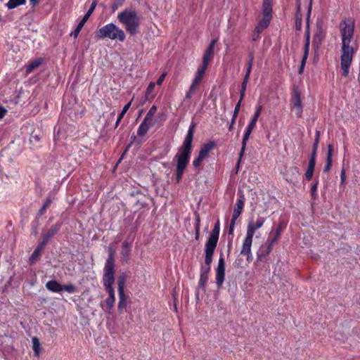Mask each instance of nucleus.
<instances>
[{"label": "nucleus", "instance_id": "nucleus-1", "mask_svg": "<svg viewBox=\"0 0 360 360\" xmlns=\"http://www.w3.org/2000/svg\"><path fill=\"white\" fill-rule=\"evenodd\" d=\"M355 22L352 18H347L339 24L341 39L340 68L342 75L348 77L356 49L351 45L354 34Z\"/></svg>", "mask_w": 360, "mask_h": 360}, {"label": "nucleus", "instance_id": "nucleus-2", "mask_svg": "<svg viewBox=\"0 0 360 360\" xmlns=\"http://www.w3.org/2000/svg\"><path fill=\"white\" fill-rule=\"evenodd\" d=\"M195 124L190 126L183 144L178 148L177 153L174 157L176 162V181L179 183L186 169L192 153V143L193 139V129Z\"/></svg>", "mask_w": 360, "mask_h": 360}, {"label": "nucleus", "instance_id": "nucleus-3", "mask_svg": "<svg viewBox=\"0 0 360 360\" xmlns=\"http://www.w3.org/2000/svg\"><path fill=\"white\" fill-rule=\"evenodd\" d=\"M117 19L122 23L126 31L131 35L138 32L141 22L140 18L134 9H124L117 15Z\"/></svg>", "mask_w": 360, "mask_h": 360}, {"label": "nucleus", "instance_id": "nucleus-4", "mask_svg": "<svg viewBox=\"0 0 360 360\" xmlns=\"http://www.w3.org/2000/svg\"><path fill=\"white\" fill-rule=\"evenodd\" d=\"M98 39H110L111 40L117 39L120 41H124L126 36L124 32L114 23H108L101 27L96 32Z\"/></svg>", "mask_w": 360, "mask_h": 360}, {"label": "nucleus", "instance_id": "nucleus-5", "mask_svg": "<svg viewBox=\"0 0 360 360\" xmlns=\"http://www.w3.org/2000/svg\"><path fill=\"white\" fill-rule=\"evenodd\" d=\"M263 18L261 19L255 27V32L260 34L266 29L272 18V0H263L262 4Z\"/></svg>", "mask_w": 360, "mask_h": 360}, {"label": "nucleus", "instance_id": "nucleus-6", "mask_svg": "<svg viewBox=\"0 0 360 360\" xmlns=\"http://www.w3.org/2000/svg\"><path fill=\"white\" fill-rule=\"evenodd\" d=\"M115 260L112 252H110L107 259L104 267V274L103 277V285L105 290L113 289L112 285L115 282Z\"/></svg>", "mask_w": 360, "mask_h": 360}, {"label": "nucleus", "instance_id": "nucleus-7", "mask_svg": "<svg viewBox=\"0 0 360 360\" xmlns=\"http://www.w3.org/2000/svg\"><path fill=\"white\" fill-rule=\"evenodd\" d=\"M262 110V106L261 105H259L257 107L255 114L247 127V129L245 130V132L244 134L243 141H242V146H241L240 152L239 153V160L238 162V166L239 165L240 162L245 153L247 142L250 138V136L253 129L255 128V127L256 125V123L258 120L259 117L260 116Z\"/></svg>", "mask_w": 360, "mask_h": 360}, {"label": "nucleus", "instance_id": "nucleus-8", "mask_svg": "<svg viewBox=\"0 0 360 360\" xmlns=\"http://www.w3.org/2000/svg\"><path fill=\"white\" fill-rule=\"evenodd\" d=\"M245 205V198L244 195L241 193L240 194V197L237 199L236 205L234 207L231 222L229 224V234L233 235V231L235 229L236 220L240 217V215L242 214Z\"/></svg>", "mask_w": 360, "mask_h": 360}, {"label": "nucleus", "instance_id": "nucleus-9", "mask_svg": "<svg viewBox=\"0 0 360 360\" xmlns=\"http://www.w3.org/2000/svg\"><path fill=\"white\" fill-rule=\"evenodd\" d=\"M207 68V66H205L202 64H200L198 67L197 70L195 73V77L192 81L189 90L186 93V97L187 98H191L192 94L195 92V89L201 83Z\"/></svg>", "mask_w": 360, "mask_h": 360}, {"label": "nucleus", "instance_id": "nucleus-10", "mask_svg": "<svg viewBox=\"0 0 360 360\" xmlns=\"http://www.w3.org/2000/svg\"><path fill=\"white\" fill-rule=\"evenodd\" d=\"M216 146L214 141H208L204 143L199 151L198 156L193 160V165L195 168H198L201 162L208 156L209 153Z\"/></svg>", "mask_w": 360, "mask_h": 360}, {"label": "nucleus", "instance_id": "nucleus-11", "mask_svg": "<svg viewBox=\"0 0 360 360\" xmlns=\"http://www.w3.org/2000/svg\"><path fill=\"white\" fill-rule=\"evenodd\" d=\"M96 4H97V3L96 1H94L91 3L89 9L87 11V12L83 16L82 19L80 20V22H79V24L77 25V26L76 27L75 30L71 32V34H70L71 36L74 37L75 38H77L78 37L81 30L82 29V27H84V25H85V23L86 22L88 19L89 18V17L91 16L92 13L94 12V11L96 6Z\"/></svg>", "mask_w": 360, "mask_h": 360}, {"label": "nucleus", "instance_id": "nucleus-12", "mask_svg": "<svg viewBox=\"0 0 360 360\" xmlns=\"http://www.w3.org/2000/svg\"><path fill=\"white\" fill-rule=\"evenodd\" d=\"M217 41V39H212L211 40L208 46L207 47L203 53L201 64L208 67L210 62L212 60L214 57V47Z\"/></svg>", "mask_w": 360, "mask_h": 360}, {"label": "nucleus", "instance_id": "nucleus-13", "mask_svg": "<svg viewBox=\"0 0 360 360\" xmlns=\"http://www.w3.org/2000/svg\"><path fill=\"white\" fill-rule=\"evenodd\" d=\"M225 278V262L223 255L219 259L218 265L216 269V284L218 287L221 286Z\"/></svg>", "mask_w": 360, "mask_h": 360}, {"label": "nucleus", "instance_id": "nucleus-14", "mask_svg": "<svg viewBox=\"0 0 360 360\" xmlns=\"http://www.w3.org/2000/svg\"><path fill=\"white\" fill-rule=\"evenodd\" d=\"M253 238L246 235L240 250V255H245L247 261L250 262L252 260V255L251 252V247Z\"/></svg>", "mask_w": 360, "mask_h": 360}, {"label": "nucleus", "instance_id": "nucleus-15", "mask_svg": "<svg viewBox=\"0 0 360 360\" xmlns=\"http://www.w3.org/2000/svg\"><path fill=\"white\" fill-rule=\"evenodd\" d=\"M265 220L266 219L264 217H258L255 222L252 221H249L247 226L246 235L253 238L255 231L262 227Z\"/></svg>", "mask_w": 360, "mask_h": 360}, {"label": "nucleus", "instance_id": "nucleus-16", "mask_svg": "<svg viewBox=\"0 0 360 360\" xmlns=\"http://www.w3.org/2000/svg\"><path fill=\"white\" fill-rule=\"evenodd\" d=\"M291 102V110L295 112L297 117H301L302 113V105L300 95L298 91L294 92V94L292 96Z\"/></svg>", "mask_w": 360, "mask_h": 360}, {"label": "nucleus", "instance_id": "nucleus-17", "mask_svg": "<svg viewBox=\"0 0 360 360\" xmlns=\"http://www.w3.org/2000/svg\"><path fill=\"white\" fill-rule=\"evenodd\" d=\"M217 245L213 244L207 243L205 244V262L208 266V270L210 269V266L212 262V255L214 252Z\"/></svg>", "mask_w": 360, "mask_h": 360}, {"label": "nucleus", "instance_id": "nucleus-18", "mask_svg": "<svg viewBox=\"0 0 360 360\" xmlns=\"http://www.w3.org/2000/svg\"><path fill=\"white\" fill-rule=\"evenodd\" d=\"M153 122L149 121L144 118L138 128V136H144L148 131L149 129L153 126Z\"/></svg>", "mask_w": 360, "mask_h": 360}, {"label": "nucleus", "instance_id": "nucleus-19", "mask_svg": "<svg viewBox=\"0 0 360 360\" xmlns=\"http://www.w3.org/2000/svg\"><path fill=\"white\" fill-rule=\"evenodd\" d=\"M219 221H217L209 236L207 243L213 244L216 245H217L219 236Z\"/></svg>", "mask_w": 360, "mask_h": 360}, {"label": "nucleus", "instance_id": "nucleus-20", "mask_svg": "<svg viewBox=\"0 0 360 360\" xmlns=\"http://www.w3.org/2000/svg\"><path fill=\"white\" fill-rule=\"evenodd\" d=\"M284 228H285V225L282 222L280 223L278 225V226L276 227L274 237L271 240V241L268 245V248H267L268 252H271V250L272 249V246L276 242V240L280 238L281 233H282L283 230L284 229Z\"/></svg>", "mask_w": 360, "mask_h": 360}, {"label": "nucleus", "instance_id": "nucleus-21", "mask_svg": "<svg viewBox=\"0 0 360 360\" xmlns=\"http://www.w3.org/2000/svg\"><path fill=\"white\" fill-rule=\"evenodd\" d=\"M46 288L53 292H60L62 291V285L55 280L48 281L46 283Z\"/></svg>", "mask_w": 360, "mask_h": 360}, {"label": "nucleus", "instance_id": "nucleus-22", "mask_svg": "<svg viewBox=\"0 0 360 360\" xmlns=\"http://www.w3.org/2000/svg\"><path fill=\"white\" fill-rule=\"evenodd\" d=\"M43 61L42 58H37L33 61H31L29 64L26 65L25 68V74L28 75L30 74L34 69L39 67Z\"/></svg>", "mask_w": 360, "mask_h": 360}, {"label": "nucleus", "instance_id": "nucleus-23", "mask_svg": "<svg viewBox=\"0 0 360 360\" xmlns=\"http://www.w3.org/2000/svg\"><path fill=\"white\" fill-rule=\"evenodd\" d=\"M299 169L297 167H290L285 174V180L288 182H292V179L296 178L299 174Z\"/></svg>", "mask_w": 360, "mask_h": 360}, {"label": "nucleus", "instance_id": "nucleus-24", "mask_svg": "<svg viewBox=\"0 0 360 360\" xmlns=\"http://www.w3.org/2000/svg\"><path fill=\"white\" fill-rule=\"evenodd\" d=\"M107 292L109 295L105 300V304L108 309H110L113 307L115 301V292L113 289L107 290Z\"/></svg>", "mask_w": 360, "mask_h": 360}, {"label": "nucleus", "instance_id": "nucleus-25", "mask_svg": "<svg viewBox=\"0 0 360 360\" xmlns=\"http://www.w3.org/2000/svg\"><path fill=\"white\" fill-rule=\"evenodd\" d=\"M131 102L132 101H129V103H127L124 106V108H122V111L120 112V113L119 114L118 117H117V119L116 120V122H115V128H117L118 127V125L120 124V122H121L122 119L123 118V117L124 116V115L126 114V112L128 111V110L129 109V108L131 107Z\"/></svg>", "mask_w": 360, "mask_h": 360}, {"label": "nucleus", "instance_id": "nucleus-26", "mask_svg": "<svg viewBox=\"0 0 360 360\" xmlns=\"http://www.w3.org/2000/svg\"><path fill=\"white\" fill-rule=\"evenodd\" d=\"M26 0H9L6 6L8 9H13L19 6L25 5Z\"/></svg>", "mask_w": 360, "mask_h": 360}, {"label": "nucleus", "instance_id": "nucleus-27", "mask_svg": "<svg viewBox=\"0 0 360 360\" xmlns=\"http://www.w3.org/2000/svg\"><path fill=\"white\" fill-rule=\"evenodd\" d=\"M249 78H250V76H248V75H245L244 76V78H243V82H242V85H241V89H240V101H243L244 97H245V91H246V88H247V85H248V81H249Z\"/></svg>", "mask_w": 360, "mask_h": 360}, {"label": "nucleus", "instance_id": "nucleus-28", "mask_svg": "<svg viewBox=\"0 0 360 360\" xmlns=\"http://www.w3.org/2000/svg\"><path fill=\"white\" fill-rule=\"evenodd\" d=\"M127 307V296L124 292L119 294L118 310L122 311Z\"/></svg>", "mask_w": 360, "mask_h": 360}, {"label": "nucleus", "instance_id": "nucleus-29", "mask_svg": "<svg viewBox=\"0 0 360 360\" xmlns=\"http://www.w3.org/2000/svg\"><path fill=\"white\" fill-rule=\"evenodd\" d=\"M155 86V82H150L146 89V96L147 99L148 100H153L155 98V94H153V91L154 90V88Z\"/></svg>", "mask_w": 360, "mask_h": 360}, {"label": "nucleus", "instance_id": "nucleus-30", "mask_svg": "<svg viewBox=\"0 0 360 360\" xmlns=\"http://www.w3.org/2000/svg\"><path fill=\"white\" fill-rule=\"evenodd\" d=\"M32 348L36 356L39 355L41 351V345L39 339L36 337L32 338Z\"/></svg>", "mask_w": 360, "mask_h": 360}, {"label": "nucleus", "instance_id": "nucleus-31", "mask_svg": "<svg viewBox=\"0 0 360 360\" xmlns=\"http://www.w3.org/2000/svg\"><path fill=\"white\" fill-rule=\"evenodd\" d=\"M125 279L126 276L124 274L120 276L117 281L118 285V294H121L122 292H124V285H125Z\"/></svg>", "mask_w": 360, "mask_h": 360}, {"label": "nucleus", "instance_id": "nucleus-32", "mask_svg": "<svg viewBox=\"0 0 360 360\" xmlns=\"http://www.w3.org/2000/svg\"><path fill=\"white\" fill-rule=\"evenodd\" d=\"M60 229V225L56 224L52 226L47 233H46L44 236L47 238L50 239L52 238Z\"/></svg>", "mask_w": 360, "mask_h": 360}, {"label": "nucleus", "instance_id": "nucleus-33", "mask_svg": "<svg viewBox=\"0 0 360 360\" xmlns=\"http://www.w3.org/2000/svg\"><path fill=\"white\" fill-rule=\"evenodd\" d=\"M42 250L43 249L41 248L39 245L37 247L30 258V260L32 263L35 262L39 257Z\"/></svg>", "mask_w": 360, "mask_h": 360}, {"label": "nucleus", "instance_id": "nucleus-34", "mask_svg": "<svg viewBox=\"0 0 360 360\" xmlns=\"http://www.w3.org/2000/svg\"><path fill=\"white\" fill-rule=\"evenodd\" d=\"M156 111H157V107L155 105H153L149 109L148 112H147V114L144 118L149 121L153 122V117H154V115H155Z\"/></svg>", "mask_w": 360, "mask_h": 360}, {"label": "nucleus", "instance_id": "nucleus-35", "mask_svg": "<svg viewBox=\"0 0 360 360\" xmlns=\"http://www.w3.org/2000/svg\"><path fill=\"white\" fill-rule=\"evenodd\" d=\"M207 280H208L207 272H202L200 274L199 283H198L199 287L204 288Z\"/></svg>", "mask_w": 360, "mask_h": 360}, {"label": "nucleus", "instance_id": "nucleus-36", "mask_svg": "<svg viewBox=\"0 0 360 360\" xmlns=\"http://www.w3.org/2000/svg\"><path fill=\"white\" fill-rule=\"evenodd\" d=\"M131 250V245L130 243H129L127 241H124L122 243V254L124 257H128L130 253Z\"/></svg>", "mask_w": 360, "mask_h": 360}, {"label": "nucleus", "instance_id": "nucleus-37", "mask_svg": "<svg viewBox=\"0 0 360 360\" xmlns=\"http://www.w3.org/2000/svg\"><path fill=\"white\" fill-rule=\"evenodd\" d=\"M324 38V34L321 30H319L316 32L315 35L314 36V42L316 44H321Z\"/></svg>", "mask_w": 360, "mask_h": 360}, {"label": "nucleus", "instance_id": "nucleus-38", "mask_svg": "<svg viewBox=\"0 0 360 360\" xmlns=\"http://www.w3.org/2000/svg\"><path fill=\"white\" fill-rule=\"evenodd\" d=\"M319 181H316L311 186V198L315 200L317 196V190H318Z\"/></svg>", "mask_w": 360, "mask_h": 360}, {"label": "nucleus", "instance_id": "nucleus-39", "mask_svg": "<svg viewBox=\"0 0 360 360\" xmlns=\"http://www.w3.org/2000/svg\"><path fill=\"white\" fill-rule=\"evenodd\" d=\"M51 202H52V199L50 197L47 198V199L44 202L42 207L40 209V210L39 212V215H42L45 213L47 208L50 206Z\"/></svg>", "mask_w": 360, "mask_h": 360}, {"label": "nucleus", "instance_id": "nucleus-40", "mask_svg": "<svg viewBox=\"0 0 360 360\" xmlns=\"http://www.w3.org/2000/svg\"><path fill=\"white\" fill-rule=\"evenodd\" d=\"M65 290L69 293H74L77 292V288L73 284L62 285V291Z\"/></svg>", "mask_w": 360, "mask_h": 360}, {"label": "nucleus", "instance_id": "nucleus-41", "mask_svg": "<svg viewBox=\"0 0 360 360\" xmlns=\"http://www.w3.org/2000/svg\"><path fill=\"white\" fill-rule=\"evenodd\" d=\"M253 60H254V56L252 53H250L249 56V60L248 62L247 69H246L245 75H248V76L250 75Z\"/></svg>", "mask_w": 360, "mask_h": 360}, {"label": "nucleus", "instance_id": "nucleus-42", "mask_svg": "<svg viewBox=\"0 0 360 360\" xmlns=\"http://www.w3.org/2000/svg\"><path fill=\"white\" fill-rule=\"evenodd\" d=\"M309 45H310V35H309V32H307V33H306V39H305V44H304V53L309 54Z\"/></svg>", "mask_w": 360, "mask_h": 360}, {"label": "nucleus", "instance_id": "nucleus-43", "mask_svg": "<svg viewBox=\"0 0 360 360\" xmlns=\"http://www.w3.org/2000/svg\"><path fill=\"white\" fill-rule=\"evenodd\" d=\"M319 138H320V131H316V137H315L314 143V145H313V152H314V154H316V151H317V148H318V145H319Z\"/></svg>", "mask_w": 360, "mask_h": 360}, {"label": "nucleus", "instance_id": "nucleus-44", "mask_svg": "<svg viewBox=\"0 0 360 360\" xmlns=\"http://www.w3.org/2000/svg\"><path fill=\"white\" fill-rule=\"evenodd\" d=\"M314 168H311V167H307V171L305 172V178L307 181H310L311 180L312 177H313V174H314Z\"/></svg>", "mask_w": 360, "mask_h": 360}, {"label": "nucleus", "instance_id": "nucleus-45", "mask_svg": "<svg viewBox=\"0 0 360 360\" xmlns=\"http://www.w3.org/2000/svg\"><path fill=\"white\" fill-rule=\"evenodd\" d=\"M316 154H314V152H312V154H311V156L309 160V163H308V167H311V168H315V165H316Z\"/></svg>", "mask_w": 360, "mask_h": 360}, {"label": "nucleus", "instance_id": "nucleus-46", "mask_svg": "<svg viewBox=\"0 0 360 360\" xmlns=\"http://www.w3.org/2000/svg\"><path fill=\"white\" fill-rule=\"evenodd\" d=\"M333 152V145L332 144H328V145L327 157H326L327 160H332Z\"/></svg>", "mask_w": 360, "mask_h": 360}, {"label": "nucleus", "instance_id": "nucleus-47", "mask_svg": "<svg viewBox=\"0 0 360 360\" xmlns=\"http://www.w3.org/2000/svg\"><path fill=\"white\" fill-rule=\"evenodd\" d=\"M241 102H242V101H240V99H239L238 103L236 105L234 111L233 113V117H238V115L240 109Z\"/></svg>", "mask_w": 360, "mask_h": 360}, {"label": "nucleus", "instance_id": "nucleus-48", "mask_svg": "<svg viewBox=\"0 0 360 360\" xmlns=\"http://www.w3.org/2000/svg\"><path fill=\"white\" fill-rule=\"evenodd\" d=\"M308 55L309 54H305V53H304V55H303V57H302V62H301V65H300V72H302L303 71V69H304V67L305 65L307 59L308 58Z\"/></svg>", "mask_w": 360, "mask_h": 360}, {"label": "nucleus", "instance_id": "nucleus-49", "mask_svg": "<svg viewBox=\"0 0 360 360\" xmlns=\"http://www.w3.org/2000/svg\"><path fill=\"white\" fill-rule=\"evenodd\" d=\"M331 166H332V160L326 159V165L323 168V172H326V173L328 172L330 169Z\"/></svg>", "mask_w": 360, "mask_h": 360}, {"label": "nucleus", "instance_id": "nucleus-50", "mask_svg": "<svg viewBox=\"0 0 360 360\" xmlns=\"http://www.w3.org/2000/svg\"><path fill=\"white\" fill-rule=\"evenodd\" d=\"M166 75H167V73H166V72L162 73V74L160 76V77L158 79L156 84H157L158 85L160 86V85L162 84V82H164V80H165V78Z\"/></svg>", "mask_w": 360, "mask_h": 360}, {"label": "nucleus", "instance_id": "nucleus-51", "mask_svg": "<svg viewBox=\"0 0 360 360\" xmlns=\"http://www.w3.org/2000/svg\"><path fill=\"white\" fill-rule=\"evenodd\" d=\"M50 239L47 238L46 237H45L44 236H43V240L40 243V244L39 245V246L42 248L44 250L45 245H46V243H48V241Z\"/></svg>", "mask_w": 360, "mask_h": 360}, {"label": "nucleus", "instance_id": "nucleus-52", "mask_svg": "<svg viewBox=\"0 0 360 360\" xmlns=\"http://www.w3.org/2000/svg\"><path fill=\"white\" fill-rule=\"evenodd\" d=\"M346 176H345V169H342L340 174V183L341 185H343L345 182Z\"/></svg>", "mask_w": 360, "mask_h": 360}, {"label": "nucleus", "instance_id": "nucleus-53", "mask_svg": "<svg viewBox=\"0 0 360 360\" xmlns=\"http://www.w3.org/2000/svg\"><path fill=\"white\" fill-rule=\"evenodd\" d=\"M200 234V225H199V219H198V223L195 226V238L198 239Z\"/></svg>", "mask_w": 360, "mask_h": 360}, {"label": "nucleus", "instance_id": "nucleus-54", "mask_svg": "<svg viewBox=\"0 0 360 360\" xmlns=\"http://www.w3.org/2000/svg\"><path fill=\"white\" fill-rule=\"evenodd\" d=\"M6 112L7 110L4 107L0 105V119H2Z\"/></svg>", "mask_w": 360, "mask_h": 360}, {"label": "nucleus", "instance_id": "nucleus-55", "mask_svg": "<svg viewBox=\"0 0 360 360\" xmlns=\"http://www.w3.org/2000/svg\"><path fill=\"white\" fill-rule=\"evenodd\" d=\"M32 5L35 6L39 3V0H30Z\"/></svg>", "mask_w": 360, "mask_h": 360}, {"label": "nucleus", "instance_id": "nucleus-56", "mask_svg": "<svg viewBox=\"0 0 360 360\" xmlns=\"http://www.w3.org/2000/svg\"><path fill=\"white\" fill-rule=\"evenodd\" d=\"M296 26L297 27H298L299 29H300V27H301V20H300L298 22V18L297 17V20H296Z\"/></svg>", "mask_w": 360, "mask_h": 360}, {"label": "nucleus", "instance_id": "nucleus-57", "mask_svg": "<svg viewBox=\"0 0 360 360\" xmlns=\"http://www.w3.org/2000/svg\"><path fill=\"white\" fill-rule=\"evenodd\" d=\"M259 34H257V33L255 32L254 33V37L252 38V40H254V41L257 40L259 38Z\"/></svg>", "mask_w": 360, "mask_h": 360}, {"label": "nucleus", "instance_id": "nucleus-58", "mask_svg": "<svg viewBox=\"0 0 360 360\" xmlns=\"http://www.w3.org/2000/svg\"><path fill=\"white\" fill-rule=\"evenodd\" d=\"M236 118H237V117H233V115H232V118H231V122L232 123V124H235V122H236Z\"/></svg>", "mask_w": 360, "mask_h": 360}, {"label": "nucleus", "instance_id": "nucleus-59", "mask_svg": "<svg viewBox=\"0 0 360 360\" xmlns=\"http://www.w3.org/2000/svg\"><path fill=\"white\" fill-rule=\"evenodd\" d=\"M311 3L309 4V10H308V18L309 17V15H310V13H311Z\"/></svg>", "mask_w": 360, "mask_h": 360}, {"label": "nucleus", "instance_id": "nucleus-60", "mask_svg": "<svg viewBox=\"0 0 360 360\" xmlns=\"http://www.w3.org/2000/svg\"><path fill=\"white\" fill-rule=\"evenodd\" d=\"M233 125H234V124H232V123H231V122L230 123V125H229V131H231V130L233 129Z\"/></svg>", "mask_w": 360, "mask_h": 360}, {"label": "nucleus", "instance_id": "nucleus-61", "mask_svg": "<svg viewBox=\"0 0 360 360\" xmlns=\"http://www.w3.org/2000/svg\"><path fill=\"white\" fill-rule=\"evenodd\" d=\"M300 4L298 5V7H297V13H300Z\"/></svg>", "mask_w": 360, "mask_h": 360}, {"label": "nucleus", "instance_id": "nucleus-62", "mask_svg": "<svg viewBox=\"0 0 360 360\" xmlns=\"http://www.w3.org/2000/svg\"><path fill=\"white\" fill-rule=\"evenodd\" d=\"M115 112H112L111 113V115H115Z\"/></svg>", "mask_w": 360, "mask_h": 360}]
</instances>
